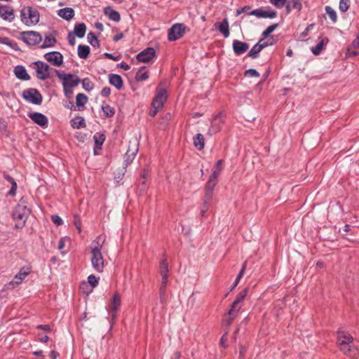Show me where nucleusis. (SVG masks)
<instances>
[{
    "mask_svg": "<svg viewBox=\"0 0 359 359\" xmlns=\"http://www.w3.org/2000/svg\"><path fill=\"white\" fill-rule=\"evenodd\" d=\"M245 76H248L250 77H259V72L257 71H256L255 69H252L247 70L245 72Z\"/></svg>",
    "mask_w": 359,
    "mask_h": 359,
    "instance_id": "55",
    "label": "nucleus"
},
{
    "mask_svg": "<svg viewBox=\"0 0 359 359\" xmlns=\"http://www.w3.org/2000/svg\"><path fill=\"white\" fill-rule=\"evenodd\" d=\"M137 143L136 142H134L133 143L130 142L126 154L128 157L135 156L137 154Z\"/></svg>",
    "mask_w": 359,
    "mask_h": 359,
    "instance_id": "39",
    "label": "nucleus"
},
{
    "mask_svg": "<svg viewBox=\"0 0 359 359\" xmlns=\"http://www.w3.org/2000/svg\"><path fill=\"white\" fill-rule=\"evenodd\" d=\"M133 159V158H127L123 164V168L116 172H114V181L116 186H119L121 184V182L122 181L123 176L125 175L126 169L127 166L131 163Z\"/></svg>",
    "mask_w": 359,
    "mask_h": 359,
    "instance_id": "19",
    "label": "nucleus"
},
{
    "mask_svg": "<svg viewBox=\"0 0 359 359\" xmlns=\"http://www.w3.org/2000/svg\"><path fill=\"white\" fill-rule=\"evenodd\" d=\"M102 245L97 242L96 245L91 248V264L93 269L98 273L104 269V259L101 252Z\"/></svg>",
    "mask_w": 359,
    "mask_h": 359,
    "instance_id": "5",
    "label": "nucleus"
},
{
    "mask_svg": "<svg viewBox=\"0 0 359 359\" xmlns=\"http://www.w3.org/2000/svg\"><path fill=\"white\" fill-rule=\"evenodd\" d=\"M99 277H96L94 275H90L88 277V282L92 286V287H95L99 283Z\"/></svg>",
    "mask_w": 359,
    "mask_h": 359,
    "instance_id": "47",
    "label": "nucleus"
},
{
    "mask_svg": "<svg viewBox=\"0 0 359 359\" xmlns=\"http://www.w3.org/2000/svg\"><path fill=\"white\" fill-rule=\"evenodd\" d=\"M58 15L67 20H69L74 16V11L72 8H65L57 11Z\"/></svg>",
    "mask_w": 359,
    "mask_h": 359,
    "instance_id": "28",
    "label": "nucleus"
},
{
    "mask_svg": "<svg viewBox=\"0 0 359 359\" xmlns=\"http://www.w3.org/2000/svg\"><path fill=\"white\" fill-rule=\"evenodd\" d=\"M51 220L56 226H60L63 224L62 218L57 215H52Z\"/></svg>",
    "mask_w": 359,
    "mask_h": 359,
    "instance_id": "52",
    "label": "nucleus"
},
{
    "mask_svg": "<svg viewBox=\"0 0 359 359\" xmlns=\"http://www.w3.org/2000/svg\"><path fill=\"white\" fill-rule=\"evenodd\" d=\"M104 13L112 21L118 22L121 20V16L119 13L115 10H113L110 7L105 8L104 10Z\"/></svg>",
    "mask_w": 359,
    "mask_h": 359,
    "instance_id": "29",
    "label": "nucleus"
},
{
    "mask_svg": "<svg viewBox=\"0 0 359 359\" xmlns=\"http://www.w3.org/2000/svg\"><path fill=\"white\" fill-rule=\"evenodd\" d=\"M86 31V25L84 23H80L75 25L73 34L79 38H83L85 36Z\"/></svg>",
    "mask_w": 359,
    "mask_h": 359,
    "instance_id": "31",
    "label": "nucleus"
},
{
    "mask_svg": "<svg viewBox=\"0 0 359 359\" xmlns=\"http://www.w3.org/2000/svg\"><path fill=\"white\" fill-rule=\"evenodd\" d=\"M263 49V46H262L261 44H255L248 52V56L255 59L258 57L259 53L261 52V50Z\"/></svg>",
    "mask_w": 359,
    "mask_h": 359,
    "instance_id": "34",
    "label": "nucleus"
},
{
    "mask_svg": "<svg viewBox=\"0 0 359 359\" xmlns=\"http://www.w3.org/2000/svg\"><path fill=\"white\" fill-rule=\"evenodd\" d=\"M102 109L104 112V114L106 115V116L107 117H111L114 115L115 114V110L113 107H111L110 105L109 104H105V105H102Z\"/></svg>",
    "mask_w": 359,
    "mask_h": 359,
    "instance_id": "41",
    "label": "nucleus"
},
{
    "mask_svg": "<svg viewBox=\"0 0 359 359\" xmlns=\"http://www.w3.org/2000/svg\"><path fill=\"white\" fill-rule=\"evenodd\" d=\"M21 20L27 25H36L39 20V14L32 7H24L21 11Z\"/></svg>",
    "mask_w": 359,
    "mask_h": 359,
    "instance_id": "6",
    "label": "nucleus"
},
{
    "mask_svg": "<svg viewBox=\"0 0 359 359\" xmlns=\"http://www.w3.org/2000/svg\"><path fill=\"white\" fill-rule=\"evenodd\" d=\"M224 123V118L222 113L216 115L212 121L211 126L209 128L208 133L210 134H215L221 129V126Z\"/></svg>",
    "mask_w": 359,
    "mask_h": 359,
    "instance_id": "17",
    "label": "nucleus"
},
{
    "mask_svg": "<svg viewBox=\"0 0 359 359\" xmlns=\"http://www.w3.org/2000/svg\"><path fill=\"white\" fill-rule=\"evenodd\" d=\"M270 2L277 8H282L285 5L286 0H270Z\"/></svg>",
    "mask_w": 359,
    "mask_h": 359,
    "instance_id": "56",
    "label": "nucleus"
},
{
    "mask_svg": "<svg viewBox=\"0 0 359 359\" xmlns=\"http://www.w3.org/2000/svg\"><path fill=\"white\" fill-rule=\"evenodd\" d=\"M82 86L87 91H90L94 87L93 83L88 78H85L82 80Z\"/></svg>",
    "mask_w": 359,
    "mask_h": 359,
    "instance_id": "43",
    "label": "nucleus"
},
{
    "mask_svg": "<svg viewBox=\"0 0 359 359\" xmlns=\"http://www.w3.org/2000/svg\"><path fill=\"white\" fill-rule=\"evenodd\" d=\"M4 179L8 181L11 184V188L8 192V194L11 196H14L16 194V190L18 189V184L15 180L9 175L4 174Z\"/></svg>",
    "mask_w": 359,
    "mask_h": 359,
    "instance_id": "30",
    "label": "nucleus"
},
{
    "mask_svg": "<svg viewBox=\"0 0 359 359\" xmlns=\"http://www.w3.org/2000/svg\"><path fill=\"white\" fill-rule=\"evenodd\" d=\"M54 71L57 77L62 81L63 88H66V87L73 88L80 83V79L76 75L61 73L57 69H54Z\"/></svg>",
    "mask_w": 359,
    "mask_h": 359,
    "instance_id": "7",
    "label": "nucleus"
},
{
    "mask_svg": "<svg viewBox=\"0 0 359 359\" xmlns=\"http://www.w3.org/2000/svg\"><path fill=\"white\" fill-rule=\"evenodd\" d=\"M166 287L167 285H161L159 287V299L161 303H164L166 299Z\"/></svg>",
    "mask_w": 359,
    "mask_h": 359,
    "instance_id": "44",
    "label": "nucleus"
},
{
    "mask_svg": "<svg viewBox=\"0 0 359 359\" xmlns=\"http://www.w3.org/2000/svg\"><path fill=\"white\" fill-rule=\"evenodd\" d=\"M248 287L241 291L236 296L235 300L232 302L229 310L223 319V324L226 327H229L233 323V320L237 317L242 307L243 302L248 295Z\"/></svg>",
    "mask_w": 359,
    "mask_h": 359,
    "instance_id": "1",
    "label": "nucleus"
},
{
    "mask_svg": "<svg viewBox=\"0 0 359 359\" xmlns=\"http://www.w3.org/2000/svg\"><path fill=\"white\" fill-rule=\"evenodd\" d=\"M233 50L236 55H240L245 53L249 48L247 43L238 40H234L232 43Z\"/></svg>",
    "mask_w": 359,
    "mask_h": 359,
    "instance_id": "20",
    "label": "nucleus"
},
{
    "mask_svg": "<svg viewBox=\"0 0 359 359\" xmlns=\"http://www.w3.org/2000/svg\"><path fill=\"white\" fill-rule=\"evenodd\" d=\"M104 56L109 59L114 60V61H117L119 59L118 57L114 56L111 53H105Z\"/></svg>",
    "mask_w": 359,
    "mask_h": 359,
    "instance_id": "63",
    "label": "nucleus"
},
{
    "mask_svg": "<svg viewBox=\"0 0 359 359\" xmlns=\"http://www.w3.org/2000/svg\"><path fill=\"white\" fill-rule=\"evenodd\" d=\"M289 3L291 5L292 9L300 10L302 8V4L298 0H290Z\"/></svg>",
    "mask_w": 359,
    "mask_h": 359,
    "instance_id": "54",
    "label": "nucleus"
},
{
    "mask_svg": "<svg viewBox=\"0 0 359 359\" xmlns=\"http://www.w3.org/2000/svg\"><path fill=\"white\" fill-rule=\"evenodd\" d=\"M22 97L28 102L34 104H40L42 102L41 93L35 88H29L22 93Z\"/></svg>",
    "mask_w": 359,
    "mask_h": 359,
    "instance_id": "10",
    "label": "nucleus"
},
{
    "mask_svg": "<svg viewBox=\"0 0 359 359\" xmlns=\"http://www.w3.org/2000/svg\"><path fill=\"white\" fill-rule=\"evenodd\" d=\"M90 53V48L86 45H79L78 46V55L80 58L86 59Z\"/></svg>",
    "mask_w": 359,
    "mask_h": 359,
    "instance_id": "33",
    "label": "nucleus"
},
{
    "mask_svg": "<svg viewBox=\"0 0 359 359\" xmlns=\"http://www.w3.org/2000/svg\"><path fill=\"white\" fill-rule=\"evenodd\" d=\"M326 13L327 14L328 17L331 19L332 21L336 22L337 20V14L334 9H332L330 6L325 7Z\"/></svg>",
    "mask_w": 359,
    "mask_h": 359,
    "instance_id": "46",
    "label": "nucleus"
},
{
    "mask_svg": "<svg viewBox=\"0 0 359 359\" xmlns=\"http://www.w3.org/2000/svg\"><path fill=\"white\" fill-rule=\"evenodd\" d=\"M30 268L27 266L22 267L19 272L15 276L13 280H15V283L18 285L25 279V278L30 273Z\"/></svg>",
    "mask_w": 359,
    "mask_h": 359,
    "instance_id": "22",
    "label": "nucleus"
},
{
    "mask_svg": "<svg viewBox=\"0 0 359 359\" xmlns=\"http://www.w3.org/2000/svg\"><path fill=\"white\" fill-rule=\"evenodd\" d=\"M184 33V27L181 24L174 25L168 31L169 41H176L181 38Z\"/></svg>",
    "mask_w": 359,
    "mask_h": 359,
    "instance_id": "12",
    "label": "nucleus"
},
{
    "mask_svg": "<svg viewBox=\"0 0 359 359\" xmlns=\"http://www.w3.org/2000/svg\"><path fill=\"white\" fill-rule=\"evenodd\" d=\"M64 93L67 97L70 98L73 94L72 88L66 87V88H64Z\"/></svg>",
    "mask_w": 359,
    "mask_h": 359,
    "instance_id": "61",
    "label": "nucleus"
},
{
    "mask_svg": "<svg viewBox=\"0 0 359 359\" xmlns=\"http://www.w3.org/2000/svg\"><path fill=\"white\" fill-rule=\"evenodd\" d=\"M168 264L165 259H161L159 264V273L161 276H168Z\"/></svg>",
    "mask_w": 359,
    "mask_h": 359,
    "instance_id": "36",
    "label": "nucleus"
},
{
    "mask_svg": "<svg viewBox=\"0 0 359 359\" xmlns=\"http://www.w3.org/2000/svg\"><path fill=\"white\" fill-rule=\"evenodd\" d=\"M160 109L161 108H156L152 107V108L150 109L149 115L151 116H155Z\"/></svg>",
    "mask_w": 359,
    "mask_h": 359,
    "instance_id": "64",
    "label": "nucleus"
},
{
    "mask_svg": "<svg viewBox=\"0 0 359 359\" xmlns=\"http://www.w3.org/2000/svg\"><path fill=\"white\" fill-rule=\"evenodd\" d=\"M149 78V72L145 71L144 67H142L139 69L135 75V79L137 81H143Z\"/></svg>",
    "mask_w": 359,
    "mask_h": 359,
    "instance_id": "37",
    "label": "nucleus"
},
{
    "mask_svg": "<svg viewBox=\"0 0 359 359\" xmlns=\"http://www.w3.org/2000/svg\"><path fill=\"white\" fill-rule=\"evenodd\" d=\"M55 43V39L53 37L51 36H46L44 39V41L43 43V45L41 46L42 48H47L53 46Z\"/></svg>",
    "mask_w": 359,
    "mask_h": 359,
    "instance_id": "45",
    "label": "nucleus"
},
{
    "mask_svg": "<svg viewBox=\"0 0 359 359\" xmlns=\"http://www.w3.org/2000/svg\"><path fill=\"white\" fill-rule=\"evenodd\" d=\"M20 39L29 46H34L41 42L42 38L39 33L34 31L23 32L20 34Z\"/></svg>",
    "mask_w": 359,
    "mask_h": 359,
    "instance_id": "9",
    "label": "nucleus"
},
{
    "mask_svg": "<svg viewBox=\"0 0 359 359\" xmlns=\"http://www.w3.org/2000/svg\"><path fill=\"white\" fill-rule=\"evenodd\" d=\"M71 126L74 128L79 129L86 127V123L83 118L76 116L71 121Z\"/></svg>",
    "mask_w": 359,
    "mask_h": 359,
    "instance_id": "32",
    "label": "nucleus"
},
{
    "mask_svg": "<svg viewBox=\"0 0 359 359\" xmlns=\"http://www.w3.org/2000/svg\"><path fill=\"white\" fill-rule=\"evenodd\" d=\"M44 57L48 62L56 67L61 66L63 62V56L59 52H50L46 53Z\"/></svg>",
    "mask_w": 359,
    "mask_h": 359,
    "instance_id": "14",
    "label": "nucleus"
},
{
    "mask_svg": "<svg viewBox=\"0 0 359 359\" xmlns=\"http://www.w3.org/2000/svg\"><path fill=\"white\" fill-rule=\"evenodd\" d=\"M15 76L20 79L27 81L30 79L25 68L22 66H17L14 69Z\"/></svg>",
    "mask_w": 359,
    "mask_h": 359,
    "instance_id": "26",
    "label": "nucleus"
},
{
    "mask_svg": "<svg viewBox=\"0 0 359 359\" xmlns=\"http://www.w3.org/2000/svg\"><path fill=\"white\" fill-rule=\"evenodd\" d=\"M109 82L118 90L121 89L123 86V81L121 76L115 74H110L109 75Z\"/></svg>",
    "mask_w": 359,
    "mask_h": 359,
    "instance_id": "23",
    "label": "nucleus"
},
{
    "mask_svg": "<svg viewBox=\"0 0 359 359\" xmlns=\"http://www.w3.org/2000/svg\"><path fill=\"white\" fill-rule=\"evenodd\" d=\"M328 43L327 38H322L320 41L317 43V45L314 47H312L311 51L313 55H318L321 51L325 49V46Z\"/></svg>",
    "mask_w": 359,
    "mask_h": 359,
    "instance_id": "27",
    "label": "nucleus"
},
{
    "mask_svg": "<svg viewBox=\"0 0 359 359\" xmlns=\"http://www.w3.org/2000/svg\"><path fill=\"white\" fill-rule=\"evenodd\" d=\"M247 267V261H245L243 263V265H242V267H241V269L240 270L238 274L237 275V277L236 278V280H237V281H240V280L242 278V277L243 276V274H244V272H245V270Z\"/></svg>",
    "mask_w": 359,
    "mask_h": 359,
    "instance_id": "53",
    "label": "nucleus"
},
{
    "mask_svg": "<svg viewBox=\"0 0 359 359\" xmlns=\"http://www.w3.org/2000/svg\"><path fill=\"white\" fill-rule=\"evenodd\" d=\"M194 144L198 149H201L204 147V137L201 134H198L194 138Z\"/></svg>",
    "mask_w": 359,
    "mask_h": 359,
    "instance_id": "40",
    "label": "nucleus"
},
{
    "mask_svg": "<svg viewBox=\"0 0 359 359\" xmlns=\"http://www.w3.org/2000/svg\"><path fill=\"white\" fill-rule=\"evenodd\" d=\"M36 329L43 330V331H46V332H49V331H50V326L47 324L46 325H38L36 326Z\"/></svg>",
    "mask_w": 359,
    "mask_h": 359,
    "instance_id": "59",
    "label": "nucleus"
},
{
    "mask_svg": "<svg viewBox=\"0 0 359 359\" xmlns=\"http://www.w3.org/2000/svg\"><path fill=\"white\" fill-rule=\"evenodd\" d=\"M31 213L25 201L21 199L12 212V219L15 222L16 229H22Z\"/></svg>",
    "mask_w": 359,
    "mask_h": 359,
    "instance_id": "3",
    "label": "nucleus"
},
{
    "mask_svg": "<svg viewBox=\"0 0 359 359\" xmlns=\"http://www.w3.org/2000/svg\"><path fill=\"white\" fill-rule=\"evenodd\" d=\"M93 139L95 140V148L100 149L105 140V135L102 133H96L93 136Z\"/></svg>",
    "mask_w": 359,
    "mask_h": 359,
    "instance_id": "35",
    "label": "nucleus"
},
{
    "mask_svg": "<svg viewBox=\"0 0 359 359\" xmlns=\"http://www.w3.org/2000/svg\"><path fill=\"white\" fill-rule=\"evenodd\" d=\"M29 117L36 124L40 126L42 128H46L48 124V118L41 113L39 112H33L29 114Z\"/></svg>",
    "mask_w": 359,
    "mask_h": 359,
    "instance_id": "15",
    "label": "nucleus"
},
{
    "mask_svg": "<svg viewBox=\"0 0 359 359\" xmlns=\"http://www.w3.org/2000/svg\"><path fill=\"white\" fill-rule=\"evenodd\" d=\"M111 93V89L109 87H104L101 91V95L103 97H108Z\"/></svg>",
    "mask_w": 359,
    "mask_h": 359,
    "instance_id": "60",
    "label": "nucleus"
},
{
    "mask_svg": "<svg viewBox=\"0 0 359 359\" xmlns=\"http://www.w3.org/2000/svg\"><path fill=\"white\" fill-rule=\"evenodd\" d=\"M215 27L224 35L225 38L229 36V22L224 19L222 22H216Z\"/></svg>",
    "mask_w": 359,
    "mask_h": 359,
    "instance_id": "25",
    "label": "nucleus"
},
{
    "mask_svg": "<svg viewBox=\"0 0 359 359\" xmlns=\"http://www.w3.org/2000/svg\"><path fill=\"white\" fill-rule=\"evenodd\" d=\"M337 344L339 350L346 355L352 356L357 353V348L353 344V337L348 332L344 330L337 332Z\"/></svg>",
    "mask_w": 359,
    "mask_h": 359,
    "instance_id": "2",
    "label": "nucleus"
},
{
    "mask_svg": "<svg viewBox=\"0 0 359 359\" xmlns=\"http://www.w3.org/2000/svg\"><path fill=\"white\" fill-rule=\"evenodd\" d=\"M31 67L35 70L36 77L40 80H46L50 77V67L46 63L37 61L33 62Z\"/></svg>",
    "mask_w": 359,
    "mask_h": 359,
    "instance_id": "8",
    "label": "nucleus"
},
{
    "mask_svg": "<svg viewBox=\"0 0 359 359\" xmlns=\"http://www.w3.org/2000/svg\"><path fill=\"white\" fill-rule=\"evenodd\" d=\"M155 50L153 48H147L137 54L136 58L140 62H148L155 57Z\"/></svg>",
    "mask_w": 359,
    "mask_h": 359,
    "instance_id": "16",
    "label": "nucleus"
},
{
    "mask_svg": "<svg viewBox=\"0 0 359 359\" xmlns=\"http://www.w3.org/2000/svg\"><path fill=\"white\" fill-rule=\"evenodd\" d=\"M167 100V93L163 89L158 90L156 95L153 99L151 106L156 108H162L164 103Z\"/></svg>",
    "mask_w": 359,
    "mask_h": 359,
    "instance_id": "13",
    "label": "nucleus"
},
{
    "mask_svg": "<svg viewBox=\"0 0 359 359\" xmlns=\"http://www.w3.org/2000/svg\"><path fill=\"white\" fill-rule=\"evenodd\" d=\"M148 175H149V171H148L147 169L144 168L142 170V172L141 174V177L143 179L142 184L145 183L147 179Z\"/></svg>",
    "mask_w": 359,
    "mask_h": 359,
    "instance_id": "62",
    "label": "nucleus"
},
{
    "mask_svg": "<svg viewBox=\"0 0 359 359\" xmlns=\"http://www.w3.org/2000/svg\"><path fill=\"white\" fill-rule=\"evenodd\" d=\"M278 27L277 24H273L269 26L263 32L262 36L264 38H266L271 33H272L276 28Z\"/></svg>",
    "mask_w": 359,
    "mask_h": 359,
    "instance_id": "48",
    "label": "nucleus"
},
{
    "mask_svg": "<svg viewBox=\"0 0 359 359\" xmlns=\"http://www.w3.org/2000/svg\"><path fill=\"white\" fill-rule=\"evenodd\" d=\"M15 283V280L13 279L11 281L4 285V286L2 288V291H7L14 289L15 287L18 285Z\"/></svg>",
    "mask_w": 359,
    "mask_h": 359,
    "instance_id": "49",
    "label": "nucleus"
},
{
    "mask_svg": "<svg viewBox=\"0 0 359 359\" xmlns=\"http://www.w3.org/2000/svg\"><path fill=\"white\" fill-rule=\"evenodd\" d=\"M68 42L69 45L74 46L76 43L75 35L72 32H69L67 36Z\"/></svg>",
    "mask_w": 359,
    "mask_h": 359,
    "instance_id": "57",
    "label": "nucleus"
},
{
    "mask_svg": "<svg viewBox=\"0 0 359 359\" xmlns=\"http://www.w3.org/2000/svg\"><path fill=\"white\" fill-rule=\"evenodd\" d=\"M227 333H228V331H226L221 337L220 339V345L224 347V348H226V341H227Z\"/></svg>",
    "mask_w": 359,
    "mask_h": 359,
    "instance_id": "58",
    "label": "nucleus"
},
{
    "mask_svg": "<svg viewBox=\"0 0 359 359\" xmlns=\"http://www.w3.org/2000/svg\"><path fill=\"white\" fill-rule=\"evenodd\" d=\"M218 182V180H215L212 179L208 178V182H206L205 187V196H204V203H210L212 196H213V191Z\"/></svg>",
    "mask_w": 359,
    "mask_h": 359,
    "instance_id": "11",
    "label": "nucleus"
},
{
    "mask_svg": "<svg viewBox=\"0 0 359 359\" xmlns=\"http://www.w3.org/2000/svg\"><path fill=\"white\" fill-rule=\"evenodd\" d=\"M250 15H255L259 18H274L277 15V13L273 10H263L258 8L253 10Z\"/></svg>",
    "mask_w": 359,
    "mask_h": 359,
    "instance_id": "18",
    "label": "nucleus"
},
{
    "mask_svg": "<svg viewBox=\"0 0 359 359\" xmlns=\"http://www.w3.org/2000/svg\"><path fill=\"white\" fill-rule=\"evenodd\" d=\"M88 102V97L83 93H79L76 97V104L78 107H83Z\"/></svg>",
    "mask_w": 359,
    "mask_h": 359,
    "instance_id": "38",
    "label": "nucleus"
},
{
    "mask_svg": "<svg viewBox=\"0 0 359 359\" xmlns=\"http://www.w3.org/2000/svg\"><path fill=\"white\" fill-rule=\"evenodd\" d=\"M88 41L94 47L99 46L100 42L97 36L93 32L88 34Z\"/></svg>",
    "mask_w": 359,
    "mask_h": 359,
    "instance_id": "42",
    "label": "nucleus"
},
{
    "mask_svg": "<svg viewBox=\"0 0 359 359\" xmlns=\"http://www.w3.org/2000/svg\"><path fill=\"white\" fill-rule=\"evenodd\" d=\"M0 17L5 20L11 21L14 18L13 8L8 6H0Z\"/></svg>",
    "mask_w": 359,
    "mask_h": 359,
    "instance_id": "21",
    "label": "nucleus"
},
{
    "mask_svg": "<svg viewBox=\"0 0 359 359\" xmlns=\"http://www.w3.org/2000/svg\"><path fill=\"white\" fill-rule=\"evenodd\" d=\"M121 304V299L119 294L116 292L114 294L111 302L106 306L108 312V319L110 324V328H112L117 318V313Z\"/></svg>",
    "mask_w": 359,
    "mask_h": 359,
    "instance_id": "4",
    "label": "nucleus"
},
{
    "mask_svg": "<svg viewBox=\"0 0 359 359\" xmlns=\"http://www.w3.org/2000/svg\"><path fill=\"white\" fill-rule=\"evenodd\" d=\"M74 224L77 229L79 233H80L81 231V221L79 215L77 214L74 215Z\"/></svg>",
    "mask_w": 359,
    "mask_h": 359,
    "instance_id": "50",
    "label": "nucleus"
},
{
    "mask_svg": "<svg viewBox=\"0 0 359 359\" xmlns=\"http://www.w3.org/2000/svg\"><path fill=\"white\" fill-rule=\"evenodd\" d=\"M349 8V0H340L339 9L341 12H346Z\"/></svg>",
    "mask_w": 359,
    "mask_h": 359,
    "instance_id": "51",
    "label": "nucleus"
},
{
    "mask_svg": "<svg viewBox=\"0 0 359 359\" xmlns=\"http://www.w3.org/2000/svg\"><path fill=\"white\" fill-rule=\"evenodd\" d=\"M224 161L222 159H219L217 163L215 165L212 170V173L210 175L209 178L215 180H218V177L223 168Z\"/></svg>",
    "mask_w": 359,
    "mask_h": 359,
    "instance_id": "24",
    "label": "nucleus"
}]
</instances>
